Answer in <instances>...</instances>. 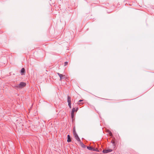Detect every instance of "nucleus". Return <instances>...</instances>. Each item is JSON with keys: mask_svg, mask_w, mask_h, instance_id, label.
Segmentation results:
<instances>
[{"mask_svg": "<svg viewBox=\"0 0 154 154\" xmlns=\"http://www.w3.org/2000/svg\"><path fill=\"white\" fill-rule=\"evenodd\" d=\"M26 83L23 82H21L19 84H17L14 85V87L16 89L22 88L26 85Z\"/></svg>", "mask_w": 154, "mask_h": 154, "instance_id": "nucleus-1", "label": "nucleus"}, {"mask_svg": "<svg viewBox=\"0 0 154 154\" xmlns=\"http://www.w3.org/2000/svg\"><path fill=\"white\" fill-rule=\"evenodd\" d=\"M67 102L68 103V106L70 108H71V97L69 96L67 97Z\"/></svg>", "mask_w": 154, "mask_h": 154, "instance_id": "nucleus-2", "label": "nucleus"}, {"mask_svg": "<svg viewBox=\"0 0 154 154\" xmlns=\"http://www.w3.org/2000/svg\"><path fill=\"white\" fill-rule=\"evenodd\" d=\"M87 148L88 149L92 151H94L99 152V150L97 149H95L94 147H91V146H87Z\"/></svg>", "mask_w": 154, "mask_h": 154, "instance_id": "nucleus-3", "label": "nucleus"}, {"mask_svg": "<svg viewBox=\"0 0 154 154\" xmlns=\"http://www.w3.org/2000/svg\"><path fill=\"white\" fill-rule=\"evenodd\" d=\"M57 74L59 75V77L60 78V81H61L62 79H63L65 78L64 77V75L60 73L59 72H57Z\"/></svg>", "mask_w": 154, "mask_h": 154, "instance_id": "nucleus-4", "label": "nucleus"}, {"mask_svg": "<svg viewBox=\"0 0 154 154\" xmlns=\"http://www.w3.org/2000/svg\"><path fill=\"white\" fill-rule=\"evenodd\" d=\"M112 149L103 150V152L104 153H106L109 152H111L112 151Z\"/></svg>", "mask_w": 154, "mask_h": 154, "instance_id": "nucleus-5", "label": "nucleus"}, {"mask_svg": "<svg viewBox=\"0 0 154 154\" xmlns=\"http://www.w3.org/2000/svg\"><path fill=\"white\" fill-rule=\"evenodd\" d=\"M25 73V69L24 68H23L21 70L20 73L22 75H23Z\"/></svg>", "mask_w": 154, "mask_h": 154, "instance_id": "nucleus-6", "label": "nucleus"}, {"mask_svg": "<svg viewBox=\"0 0 154 154\" xmlns=\"http://www.w3.org/2000/svg\"><path fill=\"white\" fill-rule=\"evenodd\" d=\"M83 100H80L78 103V104L79 105L81 106L82 105L83 103L82 102L83 101Z\"/></svg>", "mask_w": 154, "mask_h": 154, "instance_id": "nucleus-7", "label": "nucleus"}, {"mask_svg": "<svg viewBox=\"0 0 154 154\" xmlns=\"http://www.w3.org/2000/svg\"><path fill=\"white\" fill-rule=\"evenodd\" d=\"M67 141L68 142H69L71 141L70 136L69 135H67Z\"/></svg>", "mask_w": 154, "mask_h": 154, "instance_id": "nucleus-8", "label": "nucleus"}, {"mask_svg": "<svg viewBox=\"0 0 154 154\" xmlns=\"http://www.w3.org/2000/svg\"><path fill=\"white\" fill-rule=\"evenodd\" d=\"M80 143V145H81V146L83 148H85L86 147L85 145L81 141L80 142H79Z\"/></svg>", "mask_w": 154, "mask_h": 154, "instance_id": "nucleus-9", "label": "nucleus"}, {"mask_svg": "<svg viewBox=\"0 0 154 154\" xmlns=\"http://www.w3.org/2000/svg\"><path fill=\"white\" fill-rule=\"evenodd\" d=\"M75 139L77 140L78 142H80L81 140L79 137L78 136L75 137Z\"/></svg>", "mask_w": 154, "mask_h": 154, "instance_id": "nucleus-10", "label": "nucleus"}, {"mask_svg": "<svg viewBox=\"0 0 154 154\" xmlns=\"http://www.w3.org/2000/svg\"><path fill=\"white\" fill-rule=\"evenodd\" d=\"M75 133H76V131L75 127H74L73 128V134H75Z\"/></svg>", "mask_w": 154, "mask_h": 154, "instance_id": "nucleus-11", "label": "nucleus"}, {"mask_svg": "<svg viewBox=\"0 0 154 154\" xmlns=\"http://www.w3.org/2000/svg\"><path fill=\"white\" fill-rule=\"evenodd\" d=\"M75 111V108L73 107L71 112V113H74V112Z\"/></svg>", "mask_w": 154, "mask_h": 154, "instance_id": "nucleus-12", "label": "nucleus"}, {"mask_svg": "<svg viewBox=\"0 0 154 154\" xmlns=\"http://www.w3.org/2000/svg\"><path fill=\"white\" fill-rule=\"evenodd\" d=\"M71 117L72 119H73L74 117V113L71 112Z\"/></svg>", "mask_w": 154, "mask_h": 154, "instance_id": "nucleus-13", "label": "nucleus"}, {"mask_svg": "<svg viewBox=\"0 0 154 154\" xmlns=\"http://www.w3.org/2000/svg\"><path fill=\"white\" fill-rule=\"evenodd\" d=\"M68 64V62L67 61L65 62L64 63V66H66Z\"/></svg>", "mask_w": 154, "mask_h": 154, "instance_id": "nucleus-14", "label": "nucleus"}, {"mask_svg": "<svg viewBox=\"0 0 154 154\" xmlns=\"http://www.w3.org/2000/svg\"><path fill=\"white\" fill-rule=\"evenodd\" d=\"M73 135H74L75 137L77 136H78L77 133L74 134Z\"/></svg>", "mask_w": 154, "mask_h": 154, "instance_id": "nucleus-15", "label": "nucleus"}, {"mask_svg": "<svg viewBox=\"0 0 154 154\" xmlns=\"http://www.w3.org/2000/svg\"><path fill=\"white\" fill-rule=\"evenodd\" d=\"M112 143L113 144L114 146H115V142H114V141L112 142Z\"/></svg>", "mask_w": 154, "mask_h": 154, "instance_id": "nucleus-16", "label": "nucleus"}, {"mask_svg": "<svg viewBox=\"0 0 154 154\" xmlns=\"http://www.w3.org/2000/svg\"><path fill=\"white\" fill-rule=\"evenodd\" d=\"M78 109H79V108L78 107H77L76 109H75V111L76 112H77L78 110Z\"/></svg>", "mask_w": 154, "mask_h": 154, "instance_id": "nucleus-17", "label": "nucleus"}, {"mask_svg": "<svg viewBox=\"0 0 154 154\" xmlns=\"http://www.w3.org/2000/svg\"><path fill=\"white\" fill-rule=\"evenodd\" d=\"M112 133H111H111H110V136H111V135H112Z\"/></svg>", "mask_w": 154, "mask_h": 154, "instance_id": "nucleus-18", "label": "nucleus"}]
</instances>
